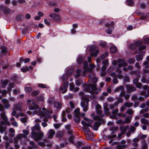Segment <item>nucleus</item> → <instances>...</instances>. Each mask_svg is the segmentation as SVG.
<instances>
[{"label": "nucleus", "mask_w": 149, "mask_h": 149, "mask_svg": "<svg viewBox=\"0 0 149 149\" xmlns=\"http://www.w3.org/2000/svg\"><path fill=\"white\" fill-rule=\"evenodd\" d=\"M44 134L41 131L38 132H31V137L35 141H38L41 140Z\"/></svg>", "instance_id": "nucleus-1"}, {"label": "nucleus", "mask_w": 149, "mask_h": 149, "mask_svg": "<svg viewBox=\"0 0 149 149\" xmlns=\"http://www.w3.org/2000/svg\"><path fill=\"white\" fill-rule=\"evenodd\" d=\"M90 100L88 97L85 96L82 97V100L80 103V105L83 108V110L84 111L86 112L88 109V102Z\"/></svg>", "instance_id": "nucleus-2"}, {"label": "nucleus", "mask_w": 149, "mask_h": 149, "mask_svg": "<svg viewBox=\"0 0 149 149\" xmlns=\"http://www.w3.org/2000/svg\"><path fill=\"white\" fill-rule=\"evenodd\" d=\"M68 81H66L61 86L59 89L63 93H64L67 91V88L68 86Z\"/></svg>", "instance_id": "nucleus-3"}, {"label": "nucleus", "mask_w": 149, "mask_h": 149, "mask_svg": "<svg viewBox=\"0 0 149 149\" xmlns=\"http://www.w3.org/2000/svg\"><path fill=\"white\" fill-rule=\"evenodd\" d=\"M118 68H121L127 66V64L124 59L119 58L118 59Z\"/></svg>", "instance_id": "nucleus-4"}, {"label": "nucleus", "mask_w": 149, "mask_h": 149, "mask_svg": "<svg viewBox=\"0 0 149 149\" xmlns=\"http://www.w3.org/2000/svg\"><path fill=\"white\" fill-rule=\"evenodd\" d=\"M125 87L128 93L134 92L136 90V88L135 87L132 86L129 84L126 85Z\"/></svg>", "instance_id": "nucleus-5"}, {"label": "nucleus", "mask_w": 149, "mask_h": 149, "mask_svg": "<svg viewBox=\"0 0 149 149\" xmlns=\"http://www.w3.org/2000/svg\"><path fill=\"white\" fill-rule=\"evenodd\" d=\"M22 102H19L16 104H14L13 107L14 109L20 111L22 109Z\"/></svg>", "instance_id": "nucleus-6"}, {"label": "nucleus", "mask_w": 149, "mask_h": 149, "mask_svg": "<svg viewBox=\"0 0 149 149\" xmlns=\"http://www.w3.org/2000/svg\"><path fill=\"white\" fill-rule=\"evenodd\" d=\"M1 101L5 109H8L10 107V105L8 100L6 99H3Z\"/></svg>", "instance_id": "nucleus-7"}, {"label": "nucleus", "mask_w": 149, "mask_h": 149, "mask_svg": "<svg viewBox=\"0 0 149 149\" xmlns=\"http://www.w3.org/2000/svg\"><path fill=\"white\" fill-rule=\"evenodd\" d=\"M55 133L54 130L52 129H50L48 131L47 134V137L48 139H51L53 138L54 136Z\"/></svg>", "instance_id": "nucleus-8"}, {"label": "nucleus", "mask_w": 149, "mask_h": 149, "mask_svg": "<svg viewBox=\"0 0 149 149\" xmlns=\"http://www.w3.org/2000/svg\"><path fill=\"white\" fill-rule=\"evenodd\" d=\"M31 132H35V131H40V124L38 123H36L35 125L32 127L31 129Z\"/></svg>", "instance_id": "nucleus-9"}, {"label": "nucleus", "mask_w": 149, "mask_h": 149, "mask_svg": "<svg viewBox=\"0 0 149 149\" xmlns=\"http://www.w3.org/2000/svg\"><path fill=\"white\" fill-rule=\"evenodd\" d=\"M89 80L88 81L90 82L92 81L93 83H96L97 81V78L94 75L90 74L88 75Z\"/></svg>", "instance_id": "nucleus-10"}, {"label": "nucleus", "mask_w": 149, "mask_h": 149, "mask_svg": "<svg viewBox=\"0 0 149 149\" xmlns=\"http://www.w3.org/2000/svg\"><path fill=\"white\" fill-rule=\"evenodd\" d=\"M49 16L51 18H52L55 21H58L60 19V16L56 14L52 13L49 15Z\"/></svg>", "instance_id": "nucleus-11"}, {"label": "nucleus", "mask_w": 149, "mask_h": 149, "mask_svg": "<svg viewBox=\"0 0 149 149\" xmlns=\"http://www.w3.org/2000/svg\"><path fill=\"white\" fill-rule=\"evenodd\" d=\"M1 50H0V57H2L4 55V54L6 53L7 49L5 47H1Z\"/></svg>", "instance_id": "nucleus-12"}, {"label": "nucleus", "mask_w": 149, "mask_h": 149, "mask_svg": "<svg viewBox=\"0 0 149 149\" xmlns=\"http://www.w3.org/2000/svg\"><path fill=\"white\" fill-rule=\"evenodd\" d=\"M132 116V115L127 116L125 118L123 122V123L126 124L130 123Z\"/></svg>", "instance_id": "nucleus-13"}, {"label": "nucleus", "mask_w": 149, "mask_h": 149, "mask_svg": "<svg viewBox=\"0 0 149 149\" xmlns=\"http://www.w3.org/2000/svg\"><path fill=\"white\" fill-rule=\"evenodd\" d=\"M91 84H85L84 86V89L87 92H90L91 91Z\"/></svg>", "instance_id": "nucleus-14"}, {"label": "nucleus", "mask_w": 149, "mask_h": 149, "mask_svg": "<svg viewBox=\"0 0 149 149\" xmlns=\"http://www.w3.org/2000/svg\"><path fill=\"white\" fill-rule=\"evenodd\" d=\"M101 125L100 122L98 121H96L95 123V125L93 127V129L95 130H98L99 126Z\"/></svg>", "instance_id": "nucleus-15"}, {"label": "nucleus", "mask_w": 149, "mask_h": 149, "mask_svg": "<svg viewBox=\"0 0 149 149\" xmlns=\"http://www.w3.org/2000/svg\"><path fill=\"white\" fill-rule=\"evenodd\" d=\"M0 124L2 125H10V123L8 119H5V120H3L1 121L0 122Z\"/></svg>", "instance_id": "nucleus-16"}, {"label": "nucleus", "mask_w": 149, "mask_h": 149, "mask_svg": "<svg viewBox=\"0 0 149 149\" xmlns=\"http://www.w3.org/2000/svg\"><path fill=\"white\" fill-rule=\"evenodd\" d=\"M129 126L126 125L125 127L122 126L120 127V130L123 133L125 134L127 131V130L129 128Z\"/></svg>", "instance_id": "nucleus-17"}, {"label": "nucleus", "mask_w": 149, "mask_h": 149, "mask_svg": "<svg viewBox=\"0 0 149 149\" xmlns=\"http://www.w3.org/2000/svg\"><path fill=\"white\" fill-rule=\"evenodd\" d=\"M141 149H148V145L145 140L142 141Z\"/></svg>", "instance_id": "nucleus-18"}, {"label": "nucleus", "mask_w": 149, "mask_h": 149, "mask_svg": "<svg viewBox=\"0 0 149 149\" xmlns=\"http://www.w3.org/2000/svg\"><path fill=\"white\" fill-rule=\"evenodd\" d=\"M124 89V87L123 86H120L116 88L114 90V92H119L120 91H123Z\"/></svg>", "instance_id": "nucleus-19"}, {"label": "nucleus", "mask_w": 149, "mask_h": 149, "mask_svg": "<svg viewBox=\"0 0 149 149\" xmlns=\"http://www.w3.org/2000/svg\"><path fill=\"white\" fill-rule=\"evenodd\" d=\"M48 103L50 104H54L55 102V100L54 97H50L47 100Z\"/></svg>", "instance_id": "nucleus-20"}, {"label": "nucleus", "mask_w": 149, "mask_h": 149, "mask_svg": "<svg viewBox=\"0 0 149 149\" xmlns=\"http://www.w3.org/2000/svg\"><path fill=\"white\" fill-rule=\"evenodd\" d=\"M118 129V127L114 126H112L110 127L109 128V130L111 131H113L111 132V134L115 133V132H114V131H117Z\"/></svg>", "instance_id": "nucleus-21"}, {"label": "nucleus", "mask_w": 149, "mask_h": 149, "mask_svg": "<svg viewBox=\"0 0 149 149\" xmlns=\"http://www.w3.org/2000/svg\"><path fill=\"white\" fill-rule=\"evenodd\" d=\"M108 104L107 103H105L104 106V112L107 113L110 111V109H109L108 107Z\"/></svg>", "instance_id": "nucleus-22"}, {"label": "nucleus", "mask_w": 149, "mask_h": 149, "mask_svg": "<svg viewBox=\"0 0 149 149\" xmlns=\"http://www.w3.org/2000/svg\"><path fill=\"white\" fill-rule=\"evenodd\" d=\"M84 58L82 57V56H79L77 59V62L79 64L82 63L84 61Z\"/></svg>", "instance_id": "nucleus-23"}, {"label": "nucleus", "mask_w": 149, "mask_h": 149, "mask_svg": "<svg viewBox=\"0 0 149 149\" xmlns=\"http://www.w3.org/2000/svg\"><path fill=\"white\" fill-rule=\"evenodd\" d=\"M141 121L143 124H146L147 125H149L148 120L145 118H143L141 119Z\"/></svg>", "instance_id": "nucleus-24"}, {"label": "nucleus", "mask_w": 149, "mask_h": 149, "mask_svg": "<svg viewBox=\"0 0 149 149\" xmlns=\"http://www.w3.org/2000/svg\"><path fill=\"white\" fill-rule=\"evenodd\" d=\"M32 66L26 67L24 68H22L21 69V71L23 72H25L29 70L31 68Z\"/></svg>", "instance_id": "nucleus-25"}, {"label": "nucleus", "mask_w": 149, "mask_h": 149, "mask_svg": "<svg viewBox=\"0 0 149 149\" xmlns=\"http://www.w3.org/2000/svg\"><path fill=\"white\" fill-rule=\"evenodd\" d=\"M74 119L75 122L78 123L80 122V118L79 116H74Z\"/></svg>", "instance_id": "nucleus-26"}, {"label": "nucleus", "mask_w": 149, "mask_h": 149, "mask_svg": "<svg viewBox=\"0 0 149 149\" xmlns=\"http://www.w3.org/2000/svg\"><path fill=\"white\" fill-rule=\"evenodd\" d=\"M54 105V107L58 109H60L61 106V104L58 102H55Z\"/></svg>", "instance_id": "nucleus-27"}, {"label": "nucleus", "mask_w": 149, "mask_h": 149, "mask_svg": "<svg viewBox=\"0 0 149 149\" xmlns=\"http://www.w3.org/2000/svg\"><path fill=\"white\" fill-rule=\"evenodd\" d=\"M81 70L80 69L77 70L76 71V74L75 75V77L77 78L79 77L81 74Z\"/></svg>", "instance_id": "nucleus-28"}, {"label": "nucleus", "mask_w": 149, "mask_h": 149, "mask_svg": "<svg viewBox=\"0 0 149 149\" xmlns=\"http://www.w3.org/2000/svg\"><path fill=\"white\" fill-rule=\"evenodd\" d=\"M31 146V148L34 149H36L37 146L35 143L32 141H30L29 142Z\"/></svg>", "instance_id": "nucleus-29"}, {"label": "nucleus", "mask_w": 149, "mask_h": 149, "mask_svg": "<svg viewBox=\"0 0 149 149\" xmlns=\"http://www.w3.org/2000/svg\"><path fill=\"white\" fill-rule=\"evenodd\" d=\"M1 83L2 85V87L4 88L8 84V82L7 80H2L1 81Z\"/></svg>", "instance_id": "nucleus-30"}, {"label": "nucleus", "mask_w": 149, "mask_h": 149, "mask_svg": "<svg viewBox=\"0 0 149 149\" xmlns=\"http://www.w3.org/2000/svg\"><path fill=\"white\" fill-rule=\"evenodd\" d=\"M143 58V56L141 55H137L135 56V58L137 61H139L142 60Z\"/></svg>", "instance_id": "nucleus-31"}, {"label": "nucleus", "mask_w": 149, "mask_h": 149, "mask_svg": "<svg viewBox=\"0 0 149 149\" xmlns=\"http://www.w3.org/2000/svg\"><path fill=\"white\" fill-rule=\"evenodd\" d=\"M69 75L68 74H63L61 77V79L63 81H66L67 80L68 77Z\"/></svg>", "instance_id": "nucleus-32"}, {"label": "nucleus", "mask_w": 149, "mask_h": 149, "mask_svg": "<svg viewBox=\"0 0 149 149\" xmlns=\"http://www.w3.org/2000/svg\"><path fill=\"white\" fill-rule=\"evenodd\" d=\"M0 115L1 117V118L3 120H5V119H8V118L6 116L5 111L1 113Z\"/></svg>", "instance_id": "nucleus-33"}, {"label": "nucleus", "mask_w": 149, "mask_h": 149, "mask_svg": "<svg viewBox=\"0 0 149 149\" xmlns=\"http://www.w3.org/2000/svg\"><path fill=\"white\" fill-rule=\"evenodd\" d=\"M133 103L129 102H126L124 104V106L128 108L132 107L133 106Z\"/></svg>", "instance_id": "nucleus-34"}, {"label": "nucleus", "mask_w": 149, "mask_h": 149, "mask_svg": "<svg viewBox=\"0 0 149 149\" xmlns=\"http://www.w3.org/2000/svg\"><path fill=\"white\" fill-rule=\"evenodd\" d=\"M118 104V103L117 102H116L113 104H110L109 107L111 109H113L114 108V107L115 106H116Z\"/></svg>", "instance_id": "nucleus-35"}, {"label": "nucleus", "mask_w": 149, "mask_h": 149, "mask_svg": "<svg viewBox=\"0 0 149 149\" xmlns=\"http://www.w3.org/2000/svg\"><path fill=\"white\" fill-rule=\"evenodd\" d=\"M117 48L115 46L112 47L110 49L111 52L113 53H115L117 51Z\"/></svg>", "instance_id": "nucleus-36"}, {"label": "nucleus", "mask_w": 149, "mask_h": 149, "mask_svg": "<svg viewBox=\"0 0 149 149\" xmlns=\"http://www.w3.org/2000/svg\"><path fill=\"white\" fill-rule=\"evenodd\" d=\"M6 128V127H4L3 125H0V132L3 133L5 131Z\"/></svg>", "instance_id": "nucleus-37"}, {"label": "nucleus", "mask_w": 149, "mask_h": 149, "mask_svg": "<svg viewBox=\"0 0 149 149\" xmlns=\"http://www.w3.org/2000/svg\"><path fill=\"white\" fill-rule=\"evenodd\" d=\"M135 60L133 58H130L127 61L128 63L130 64H133L135 63Z\"/></svg>", "instance_id": "nucleus-38"}, {"label": "nucleus", "mask_w": 149, "mask_h": 149, "mask_svg": "<svg viewBox=\"0 0 149 149\" xmlns=\"http://www.w3.org/2000/svg\"><path fill=\"white\" fill-rule=\"evenodd\" d=\"M91 88L93 91H96L97 89L96 87L97 84H91Z\"/></svg>", "instance_id": "nucleus-39"}, {"label": "nucleus", "mask_w": 149, "mask_h": 149, "mask_svg": "<svg viewBox=\"0 0 149 149\" xmlns=\"http://www.w3.org/2000/svg\"><path fill=\"white\" fill-rule=\"evenodd\" d=\"M76 115L75 116H79L80 114V112L79 108H78L74 110V111Z\"/></svg>", "instance_id": "nucleus-40"}, {"label": "nucleus", "mask_w": 149, "mask_h": 149, "mask_svg": "<svg viewBox=\"0 0 149 149\" xmlns=\"http://www.w3.org/2000/svg\"><path fill=\"white\" fill-rule=\"evenodd\" d=\"M126 147V146L125 145H119L116 146V148L117 149H123Z\"/></svg>", "instance_id": "nucleus-41"}, {"label": "nucleus", "mask_w": 149, "mask_h": 149, "mask_svg": "<svg viewBox=\"0 0 149 149\" xmlns=\"http://www.w3.org/2000/svg\"><path fill=\"white\" fill-rule=\"evenodd\" d=\"M63 132L61 131H58L57 133L56 136L57 137H61L63 136Z\"/></svg>", "instance_id": "nucleus-42"}, {"label": "nucleus", "mask_w": 149, "mask_h": 149, "mask_svg": "<svg viewBox=\"0 0 149 149\" xmlns=\"http://www.w3.org/2000/svg\"><path fill=\"white\" fill-rule=\"evenodd\" d=\"M134 44L136 46H139L142 45V42L140 40H137L135 42Z\"/></svg>", "instance_id": "nucleus-43"}, {"label": "nucleus", "mask_w": 149, "mask_h": 149, "mask_svg": "<svg viewBox=\"0 0 149 149\" xmlns=\"http://www.w3.org/2000/svg\"><path fill=\"white\" fill-rule=\"evenodd\" d=\"M74 88V85L73 83H71L70 84L69 89L70 90L73 91Z\"/></svg>", "instance_id": "nucleus-44"}, {"label": "nucleus", "mask_w": 149, "mask_h": 149, "mask_svg": "<svg viewBox=\"0 0 149 149\" xmlns=\"http://www.w3.org/2000/svg\"><path fill=\"white\" fill-rule=\"evenodd\" d=\"M3 11L5 14H8L10 12V9L8 8H5L3 10Z\"/></svg>", "instance_id": "nucleus-45"}, {"label": "nucleus", "mask_w": 149, "mask_h": 149, "mask_svg": "<svg viewBox=\"0 0 149 149\" xmlns=\"http://www.w3.org/2000/svg\"><path fill=\"white\" fill-rule=\"evenodd\" d=\"M40 92L38 90L33 91L32 92L31 94L33 95L37 96L39 94Z\"/></svg>", "instance_id": "nucleus-46"}, {"label": "nucleus", "mask_w": 149, "mask_h": 149, "mask_svg": "<svg viewBox=\"0 0 149 149\" xmlns=\"http://www.w3.org/2000/svg\"><path fill=\"white\" fill-rule=\"evenodd\" d=\"M20 93V91L19 89H15L13 90V93L14 95H17Z\"/></svg>", "instance_id": "nucleus-47"}, {"label": "nucleus", "mask_w": 149, "mask_h": 149, "mask_svg": "<svg viewBox=\"0 0 149 149\" xmlns=\"http://www.w3.org/2000/svg\"><path fill=\"white\" fill-rule=\"evenodd\" d=\"M149 63L148 61H145L143 63V65L145 66V68L146 69L149 68Z\"/></svg>", "instance_id": "nucleus-48"}, {"label": "nucleus", "mask_w": 149, "mask_h": 149, "mask_svg": "<svg viewBox=\"0 0 149 149\" xmlns=\"http://www.w3.org/2000/svg\"><path fill=\"white\" fill-rule=\"evenodd\" d=\"M32 89L30 87H26L25 88V91L27 93H30L32 91Z\"/></svg>", "instance_id": "nucleus-49"}, {"label": "nucleus", "mask_w": 149, "mask_h": 149, "mask_svg": "<svg viewBox=\"0 0 149 149\" xmlns=\"http://www.w3.org/2000/svg\"><path fill=\"white\" fill-rule=\"evenodd\" d=\"M99 51L98 50H97L94 53H91V55L93 56L96 57L97 56L98 54L99 53Z\"/></svg>", "instance_id": "nucleus-50"}, {"label": "nucleus", "mask_w": 149, "mask_h": 149, "mask_svg": "<svg viewBox=\"0 0 149 149\" xmlns=\"http://www.w3.org/2000/svg\"><path fill=\"white\" fill-rule=\"evenodd\" d=\"M149 111V107H146V108L143 109L141 110L140 111L141 113H143L144 112H147Z\"/></svg>", "instance_id": "nucleus-51"}, {"label": "nucleus", "mask_w": 149, "mask_h": 149, "mask_svg": "<svg viewBox=\"0 0 149 149\" xmlns=\"http://www.w3.org/2000/svg\"><path fill=\"white\" fill-rule=\"evenodd\" d=\"M126 113L128 114L132 115L134 113V112L132 109H128Z\"/></svg>", "instance_id": "nucleus-52"}, {"label": "nucleus", "mask_w": 149, "mask_h": 149, "mask_svg": "<svg viewBox=\"0 0 149 149\" xmlns=\"http://www.w3.org/2000/svg\"><path fill=\"white\" fill-rule=\"evenodd\" d=\"M38 86L39 87H40L42 88H47V86L44 84H39L38 85Z\"/></svg>", "instance_id": "nucleus-53"}, {"label": "nucleus", "mask_w": 149, "mask_h": 149, "mask_svg": "<svg viewBox=\"0 0 149 149\" xmlns=\"http://www.w3.org/2000/svg\"><path fill=\"white\" fill-rule=\"evenodd\" d=\"M75 138V136L74 135H72L70 138L69 141L72 143H73L74 142L73 140Z\"/></svg>", "instance_id": "nucleus-54"}, {"label": "nucleus", "mask_w": 149, "mask_h": 149, "mask_svg": "<svg viewBox=\"0 0 149 149\" xmlns=\"http://www.w3.org/2000/svg\"><path fill=\"white\" fill-rule=\"evenodd\" d=\"M143 42L145 43H149V38H143Z\"/></svg>", "instance_id": "nucleus-55"}, {"label": "nucleus", "mask_w": 149, "mask_h": 149, "mask_svg": "<svg viewBox=\"0 0 149 149\" xmlns=\"http://www.w3.org/2000/svg\"><path fill=\"white\" fill-rule=\"evenodd\" d=\"M23 17V16L21 15H18L16 17V19L18 21L20 20Z\"/></svg>", "instance_id": "nucleus-56"}, {"label": "nucleus", "mask_w": 149, "mask_h": 149, "mask_svg": "<svg viewBox=\"0 0 149 149\" xmlns=\"http://www.w3.org/2000/svg\"><path fill=\"white\" fill-rule=\"evenodd\" d=\"M93 122V120H91V121H90L89 123H86L85 126L86 127H91L92 125H91V124H92Z\"/></svg>", "instance_id": "nucleus-57"}, {"label": "nucleus", "mask_w": 149, "mask_h": 149, "mask_svg": "<svg viewBox=\"0 0 149 149\" xmlns=\"http://www.w3.org/2000/svg\"><path fill=\"white\" fill-rule=\"evenodd\" d=\"M107 44V43L106 42L102 41L100 42L99 45L100 46L104 47H105Z\"/></svg>", "instance_id": "nucleus-58"}, {"label": "nucleus", "mask_w": 149, "mask_h": 149, "mask_svg": "<svg viewBox=\"0 0 149 149\" xmlns=\"http://www.w3.org/2000/svg\"><path fill=\"white\" fill-rule=\"evenodd\" d=\"M95 46L94 45H92L90 47L89 49V50L91 52V53H92L95 50Z\"/></svg>", "instance_id": "nucleus-59"}, {"label": "nucleus", "mask_w": 149, "mask_h": 149, "mask_svg": "<svg viewBox=\"0 0 149 149\" xmlns=\"http://www.w3.org/2000/svg\"><path fill=\"white\" fill-rule=\"evenodd\" d=\"M107 100L109 102H113L114 100V99L112 97H109L107 98Z\"/></svg>", "instance_id": "nucleus-60"}, {"label": "nucleus", "mask_w": 149, "mask_h": 149, "mask_svg": "<svg viewBox=\"0 0 149 149\" xmlns=\"http://www.w3.org/2000/svg\"><path fill=\"white\" fill-rule=\"evenodd\" d=\"M73 97V95L72 94H70L68 95L64 96V98L66 99H68L70 98H72Z\"/></svg>", "instance_id": "nucleus-61"}, {"label": "nucleus", "mask_w": 149, "mask_h": 149, "mask_svg": "<svg viewBox=\"0 0 149 149\" xmlns=\"http://www.w3.org/2000/svg\"><path fill=\"white\" fill-rule=\"evenodd\" d=\"M85 69L89 73L91 72L93 70V69L91 68H88L87 67Z\"/></svg>", "instance_id": "nucleus-62"}, {"label": "nucleus", "mask_w": 149, "mask_h": 149, "mask_svg": "<svg viewBox=\"0 0 149 149\" xmlns=\"http://www.w3.org/2000/svg\"><path fill=\"white\" fill-rule=\"evenodd\" d=\"M77 146L78 148H80L82 145V143L80 141H78L77 143Z\"/></svg>", "instance_id": "nucleus-63"}, {"label": "nucleus", "mask_w": 149, "mask_h": 149, "mask_svg": "<svg viewBox=\"0 0 149 149\" xmlns=\"http://www.w3.org/2000/svg\"><path fill=\"white\" fill-rule=\"evenodd\" d=\"M20 120L22 123H25L27 121V118L26 117L22 118L20 119Z\"/></svg>", "instance_id": "nucleus-64"}]
</instances>
